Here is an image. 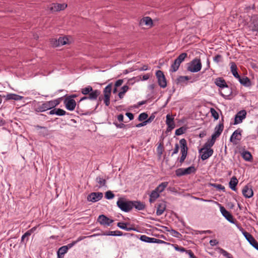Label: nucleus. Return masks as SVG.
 I'll return each instance as SVG.
<instances>
[{
    "instance_id": "obj_41",
    "label": "nucleus",
    "mask_w": 258,
    "mask_h": 258,
    "mask_svg": "<svg viewBox=\"0 0 258 258\" xmlns=\"http://www.w3.org/2000/svg\"><path fill=\"white\" fill-rule=\"evenodd\" d=\"M57 44L59 45H63L68 43V39L67 37H59L57 40Z\"/></svg>"
},
{
    "instance_id": "obj_46",
    "label": "nucleus",
    "mask_w": 258,
    "mask_h": 258,
    "mask_svg": "<svg viewBox=\"0 0 258 258\" xmlns=\"http://www.w3.org/2000/svg\"><path fill=\"white\" fill-rule=\"evenodd\" d=\"M210 112L212 114V116L214 117L215 120H217L219 118V114L214 108H211Z\"/></svg>"
},
{
    "instance_id": "obj_22",
    "label": "nucleus",
    "mask_w": 258,
    "mask_h": 258,
    "mask_svg": "<svg viewBox=\"0 0 258 258\" xmlns=\"http://www.w3.org/2000/svg\"><path fill=\"white\" fill-rule=\"evenodd\" d=\"M179 143L181 147V153L187 154L188 147L186 140L185 139H182L180 140Z\"/></svg>"
},
{
    "instance_id": "obj_37",
    "label": "nucleus",
    "mask_w": 258,
    "mask_h": 258,
    "mask_svg": "<svg viewBox=\"0 0 258 258\" xmlns=\"http://www.w3.org/2000/svg\"><path fill=\"white\" fill-rule=\"evenodd\" d=\"M187 56V54L185 52L181 53L175 59L177 62L180 64L184 59Z\"/></svg>"
},
{
    "instance_id": "obj_18",
    "label": "nucleus",
    "mask_w": 258,
    "mask_h": 258,
    "mask_svg": "<svg viewBox=\"0 0 258 258\" xmlns=\"http://www.w3.org/2000/svg\"><path fill=\"white\" fill-rule=\"evenodd\" d=\"M242 194L246 198H250L253 196V190L248 185H245L242 189Z\"/></svg>"
},
{
    "instance_id": "obj_48",
    "label": "nucleus",
    "mask_w": 258,
    "mask_h": 258,
    "mask_svg": "<svg viewBox=\"0 0 258 258\" xmlns=\"http://www.w3.org/2000/svg\"><path fill=\"white\" fill-rule=\"evenodd\" d=\"M55 114L58 116H63L67 112L65 110L60 109V108H55Z\"/></svg>"
},
{
    "instance_id": "obj_30",
    "label": "nucleus",
    "mask_w": 258,
    "mask_h": 258,
    "mask_svg": "<svg viewBox=\"0 0 258 258\" xmlns=\"http://www.w3.org/2000/svg\"><path fill=\"white\" fill-rule=\"evenodd\" d=\"M242 157L247 161H252V156L251 154L247 151H244L241 153Z\"/></svg>"
},
{
    "instance_id": "obj_34",
    "label": "nucleus",
    "mask_w": 258,
    "mask_h": 258,
    "mask_svg": "<svg viewBox=\"0 0 258 258\" xmlns=\"http://www.w3.org/2000/svg\"><path fill=\"white\" fill-rule=\"evenodd\" d=\"M112 90V84L110 83L108 84L104 89L103 90V94L104 96H110L111 95V92Z\"/></svg>"
},
{
    "instance_id": "obj_45",
    "label": "nucleus",
    "mask_w": 258,
    "mask_h": 258,
    "mask_svg": "<svg viewBox=\"0 0 258 258\" xmlns=\"http://www.w3.org/2000/svg\"><path fill=\"white\" fill-rule=\"evenodd\" d=\"M148 117V114L146 112H143V113H141L139 115V117H138V120L141 121H145L147 119Z\"/></svg>"
},
{
    "instance_id": "obj_44",
    "label": "nucleus",
    "mask_w": 258,
    "mask_h": 258,
    "mask_svg": "<svg viewBox=\"0 0 258 258\" xmlns=\"http://www.w3.org/2000/svg\"><path fill=\"white\" fill-rule=\"evenodd\" d=\"M186 128L183 126H182L175 131V135L176 136H180L185 133Z\"/></svg>"
},
{
    "instance_id": "obj_25",
    "label": "nucleus",
    "mask_w": 258,
    "mask_h": 258,
    "mask_svg": "<svg viewBox=\"0 0 258 258\" xmlns=\"http://www.w3.org/2000/svg\"><path fill=\"white\" fill-rule=\"evenodd\" d=\"M216 141L213 139H209L208 141L204 144L203 148L199 150V152H202L205 148L211 149V148L214 145Z\"/></svg>"
},
{
    "instance_id": "obj_62",
    "label": "nucleus",
    "mask_w": 258,
    "mask_h": 258,
    "mask_svg": "<svg viewBox=\"0 0 258 258\" xmlns=\"http://www.w3.org/2000/svg\"><path fill=\"white\" fill-rule=\"evenodd\" d=\"M176 81H177V84L181 83H183V82H185L183 76H179V77H178L176 80Z\"/></svg>"
},
{
    "instance_id": "obj_15",
    "label": "nucleus",
    "mask_w": 258,
    "mask_h": 258,
    "mask_svg": "<svg viewBox=\"0 0 258 258\" xmlns=\"http://www.w3.org/2000/svg\"><path fill=\"white\" fill-rule=\"evenodd\" d=\"M127 225H130V223L128 222H118L117 224V226L120 228L125 230L126 231H135L138 232L139 230L134 227V225H132V227H127Z\"/></svg>"
},
{
    "instance_id": "obj_59",
    "label": "nucleus",
    "mask_w": 258,
    "mask_h": 258,
    "mask_svg": "<svg viewBox=\"0 0 258 258\" xmlns=\"http://www.w3.org/2000/svg\"><path fill=\"white\" fill-rule=\"evenodd\" d=\"M221 58H222L221 55H220V54H217L214 57V60L218 63V62H219L220 61Z\"/></svg>"
},
{
    "instance_id": "obj_11",
    "label": "nucleus",
    "mask_w": 258,
    "mask_h": 258,
    "mask_svg": "<svg viewBox=\"0 0 258 258\" xmlns=\"http://www.w3.org/2000/svg\"><path fill=\"white\" fill-rule=\"evenodd\" d=\"M246 112L245 110L239 111L235 116L234 124H238L242 121L246 117Z\"/></svg>"
},
{
    "instance_id": "obj_21",
    "label": "nucleus",
    "mask_w": 258,
    "mask_h": 258,
    "mask_svg": "<svg viewBox=\"0 0 258 258\" xmlns=\"http://www.w3.org/2000/svg\"><path fill=\"white\" fill-rule=\"evenodd\" d=\"M67 7V5L65 4H54L53 6L50 8V10L54 12L59 11L63 10Z\"/></svg>"
},
{
    "instance_id": "obj_51",
    "label": "nucleus",
    "mask_w": 258,
    "mask_h": 258,
    "mask_svg": "<svg viewBox=\"0 0 258 258\" xmlns=\"http://www.w3.org/2000/svg\"><path fill=\"white\" fill-rule=\"evenodd\" d=\"M36 127L37 128H42V129H43L44 130V132H43V133H41V134L43 136H45V135H47L48 134V130H47V128L46 127H45V126H40V125H37V126H36Z\"/></svg>"
},
{
    "instance_id": "obj_19",
    "label": "nucleus",
    "mask_w": 258,
    "mask_h": 258,
    "mask_svg": "<svg viewBox=\"0 0 258 258\" xmlns=\"http://www.w3.org/2000/svg\"><path fill=\"white\" fill-rule=\"evenodd\" d=\"M132 205V209L135 208L139 211L143 210L146 208V205L139 201H133Z\"/></svg>"
},
{
    "instance_id": "obj_40",
    "label": "nucleus",
    "mask_w": 258,
    "mask_h": 258,
    "mask_svg": "<svg viewBox=\"0 0 258 258\" xmlns=\"http://www.w3.org/2000/svg\"><path fill=\"white\" fill-rule=\"evenodd\" d=\"M180 64L174 60L173 63L171 64L170 71L175 72L177 71L180 66Z\"/></svg>"
},
{
    "instance_id": "obj_14",
    "label": "nucleus",
    "mask_w": 258,
    "mask_h": 258,
    "mask_svg": "<svg viewBox=\"0 0 258 258\" xmlns=\"http://www.w3.org/2000/svg\"><path fill=\"white\" fill-rule=\"evenodd\" d=\"M100 91L98 90H94V91L93 92H92L91 93L89 94L88 96H84L82 97L79 102H81L82 101H83L84 100L86 99H90V100H96L97 99V97L100 95Z\"/></svg>"
},
{
    "instance_id": "obj_1",
    "label": "nucleus",
    "mask_w": 258,
    "mask_h": 258,
    "mask_svg": "<svg viewBox=\"0 0 258 258\" xmlns=\"http://www.w3.org/2000/svg\"><path fill=\"white\" fill-rule=\"evenodd\" d=\"M116 204L121 210L125 212H128L133 209V201H127L124 198H120Z\"/></svg>"
},
{
    "instance_id": "obj_38",
    "label": "nucleus",
    "mask_w": 258,
    "mask_h": 258,
    "mask_svg": "<svg viewBox=\"0 0 258 258\" xmlns=\"http://www.w3.org/2000/svg\"><path fill=\"white\" fill-rule=\"evenodd\" d=\"M164 151V147L163 142L159 144L157 148V152L158 155L159 157H161L163 151Z\"/></svg>"
},
{
    "instance_id": "obj_5",
    "label": "nucleus",
    "mask_w": 258,
    "mask_h": 258,
    "mask_svg": "<svg viewBox=\"0 0 258 258\" xmlns=\"http://www.w3.org/2000/svg\"><path fill=\"white\" fill-rule=\"evenodd\" d=\"M241 230L242 231V234H243L246 240L253 247H254L256 250H258V242L252 236V235L249 233L245 231H244L242 228H241Z\"/></svg>"
},
{
    "instance_id": "obj_20",
    "label": "nucleus",
    "mask_w": 258,
    "mask_h": 258,
    "mask_svg": "<svg viewBox=\"0 0 258 258\" xmlns=\"http://www.w3.org/2000/svg\"><path fill=\"white\" fill-rule=\"evenodd\" d=\"M166 208V205L164 201L159 203L157 205L156 214L158 216L162 215Z\"/></svg>"
},
{
    "instance_id": "obj_64",
    "label": "nucleus",
    "mask_w": 258,
    "mask_h": 258,
    "mask_svg": "<svg viewBox=\"0 0 258 258\" xmlns=\"http://www.w3.org/2000/svg\"><path fill=\"white\" fill-rule=\"evenodd\" d=\"M31 234L27 231L21 237V242H23L25 237L30 236Z\"/></svg>"
},
{
    "instance_id": "obj_57",
    "label": "nucleus",
    "mask_w": 258,
    "mask_h": 258,
    "mask_svg": "<svg viewBox=\"0 0 258 258\" xmlns=\"http://www.w3.org/2000/svg\"><path fill=\"white\" fill-rule=\"evenodd\" d=\"M115 126L118 128H125L128 126V125L124 124L122 123L118 124L117 123H114Z\"/></svg>"
},
{
    "instance_id": "obj_9",
    "label": "nucleus",
    "mask_w": 258,
    "mask_h": 258,
    "mask_svg": "<svg viewBox=\"0 0 258 258\" xmlns=\"http://www.w3.org/2000/svg\"><path fill=\"white\" fill-rule=\"evenodd\" d=\"M241 132L242 130L239 128L235 131L230 137V141L235 145L237 144V141L241 140Z\"/></svg>"
},
{
    "instance_id": "obj_26",
    "label": "nucleus",
    "mask_w": 258,
    "mask_h": 258,
    "mask_svg": "<svg viewBox=\"0 0 258 258\" xmlns=\"http://www.w3.org/2000/svg\"><path fill=\"white\" fill-rule=\"evenodd\" d=\"M144 24L150 27L152 26L153 25V21L152 19L149 17H144L141 20L140 25H142Z\"/></svg>"
},
{
    "instance_id": "obj_16",
    "label": "nucleus",
    "mask_w": 258,
    "mask_h": 258,
    "mask_svg": "<svg viewBox=\"0 0 258 258\" xmlns=\"http://www.w3.org/2000/svg\"><path fill=\"white\" fill-rule=\"evenodd\" d=\"M213 152L214 151L212 149L205 148V150H204L202 152H200L202 153L201 155L202 160H205L207 159L213 155Z\"/></svg>"
},
{
    "instance_id": "obj_31",
    "label": "nucleus",
    "mask_w": 258,
    "mask_h": 258,
    "mask_svg": "<svg viewBox=\"0 0 258 258\" xmlns=\"http://www.w3.org/2000/svg\"><path fill=\"white\" fill-rule=\"evenodd\" d=\"M237 79L242 85L245 86H249L251 85L250 81L247 77H241L239 76V78Z\"/></svg>"
},
{
    "instance_id": "obj_39",
    "label": "nucleus",
    "mask_w": 258,
    "mask_h": 258,
    "mask_svg": "<svg viewBox=\"0 0 258 258\" xmlns=\"http://www.w3.org/2000/svg\"><path fill=\"white\" fill-rule=\"evenodd\" d=\"M154 238L149 237L146 235H143L141 236L140 239L142 241L148 243H153Z\"/></svg>"
},
{
    "instance_id": "obj_36",
    "label": "nucleus",
    "mask_w": 258,
    "mask_h": 258,
    "mask_svg": "<svg viewBox=\"0 0 258 258\" xmlns=\"http://www.w3.org/2000/svg\"><path fill=\"white\" fill-rule=\"evenodd\" d=\"M168 182H162L155 188L156 190L158 191L159 193H160L164 190V189L168 186Z\"/></svg>"
},
{
    "instance_id": "obj_7",
    "label": "nucleus",
    "mask_w": 258,
    "mask_h": 258,
    "mask_svg": "<svg viewBox=\"0 0 258 258\" xmlns=\"http://www.w3.org/2000/svg\"><path fill=\"white\" fill-rule=\"evenodd\" d=\"M63 103L66 108L70 111L74 110L77 105L76 101L74 99H71L67 96H66Z\"/></svg>"
},
{
    "instance_id": "obj_4",
    "label": "nucleus",
    "mask_w": 258,
    "mask_h": 258,
    "mask_svg": "<svg viewBox=\"0 0 258 258\" xmlns=\"http://www.w3.org/2000/svg\"><path fill=\"white\" fill-rule=\"evenodd\" d=\"M156 76L158 85L160 87L165 88L167 86V82L163 72L160 70H158L156 71Z\"/></svg>"
},
{
    "instance_id": "obj_10",
    "label": "nucleus",
    "mask_w": 258,
    "mask_h": 258,
    "mask_svg": "<svg viewBox=\"0 0 258 258\" xmlns=\"http://www.w3.org/2000/svg\"><path fill=\"white\" fill-rule=\"evenodd\" d=\"M224 129V124L223 122L220 123L218 125H217L215 128V132L212 135L211 139H213V140L216 141V139L220 136L223 132Z\"/></svg>"
},
{
    "instance_id": "obj_29",
    "label": "nucleus",
    "mask_w": 258,
    "mask_h": 258,
    "mask_svg": "<svg viewBox=\"0 0 258 258\" xmlns=\"http://www.w3.org/2000/svg\"><path fill=\"white\" fill-rule=\"evenodd\" d=\"M230 64H231V67H230L231 72H232L233 75L234 76L235 78H236L237 79L239 78L240 76L239 75V74L237 71V68L236 64H235V63L234 62H231L230 63Z\"/></svg>"
},
{
    "instance_id": "obj_42",
    "label": "nucleus",
    "mask_w": 258,
    "mask_h": 258,
    "mask_svg": "<svg viewBox=\"0 0 258 258\" xmlns=\"http://www.w3.org/2000/svg\"><path fill=\"white\" fill-rule=\"evenodd\" d=\"M68 250V246H62L58 249L57 251V254L63 255L66 253Z\"/></svg>"
},
{
    "instance_id": "obj_12",
    "label": "nucleus",
    "mask_w": 258,
    "mask_h": 258,
    "mask_svg": "<svg viewBox=\"0 0 258 258\" xmlns=\"http://www.w3.org/2000/svg\"><path fill=\"white\" fill-rule=\"evenodd\" d=\"M166 123L167 125V128L166 131L169 132H170L172 130H173L175 126V124L174 121V118L171 117L170 114H167L166 115Z\"/></svg>"
},
{
    "instance_id": "obj_2",
    "label": "nucleus",
    "mask_w": 258,
    "mask_h": 258,
    "mask_svg": "<svg viewBox=\"0 0 258 258\" xmlns=\"http://www.w3.org/2000/svg\"><path fill=\"white\" fill-rule=\"evenodd\" d=\"M202 63L200 58L194 59L189 64L187 70L190 72L197 73L201 70Z\"/></svg>"
},
{
    "instance_id": "obj_23",
    "label": "nucleus",
    "mask_w": 258,
    "mask_h": 258,
    "mask_svg": "<svg viewBox=\"0 0 258 258\" xmlns=\"http://www.w3.org/2000/svg\"><path fill=\"white\" fill-rule=\"evenodd\" d=\"M3 97L6 98V100H21L23 97L19 95L16 94H8L7 95L3 96Z\"/></svg>"
},
{
    "instance_id": "obj_6",
    "label": "nucleus",
    "mask_w": 258,
    "mask_h": 258,
    "mask_svg": "<svg viewBox=\"0 0 258 258\" xmlns=\"http://www.w3.org/2000/svg\"><path fill=\"white\" fill-rule=\"evenodd\" d=\"M220 209L222 215L229 222L232 223H235L236 222V219L233 218L232 215L229 211L226 210L223 206L220 205Z\"/></svg>"
},
{
    "instance_id": "obj_35",
    "label": "nucleus",
    "mask_w": 258,
    "mask_h": 258,
    "mask_svg": "<svg viewBox=\"0 0 258 258\" xmlns=\"http://www.w3.org/2000/svg\"><path fill=\"white\" fill-rule=\"evenodd\" d=\"M96 181L99 183L98 187L100 188L106 186V180L105 178L98 176L96 178Z\"/></svg>"
},
{
    "instance_id": "obj_8",
    "label": "nucleus",
    "mask_w": 258,
    "mask_h": 258,
    "mask_svg": "<svg viewBox=\"0 0 258 258\" xmlns=\"http://www.w3.org/2000/svg\"><path fill=\"white\" fill-rule=\"evenodd\" d=\"M103 194L100 192H93L87 196V200L92 202H96L100 200L103 198Z\"/></svg>"
},
{
    "instance_id": "obj_61",
    "label": "nucleus",
    "mask_w": 258,
    "mask_h": 258,
    "mask_svg": "<svg viewBox=\"0 0 258 258\" xmlns=\"http://www.w3.org/2000/svg\"><path fill=\"white\" fill-rule=\"evenodd\" d=\"M155 115L152 114L148 118H147L146 120L147 123L151 122L155 118Z\"/></svg>"
},
{
    "instance_id": "obj_47",
    "label": "nucleus",
    "mask_w": 258,
    "mask_h": 258,
    "mask_svg": "<svg viewBox=\"0 0 258 258\" xmlns=\"http://www.w3.org/2000/svg\"><path fill=\"white\" fill-rule=\"evenodd\" d=\"M114 196V194L110 190L107 191L105 194V197L108 200L113 199Z\"/></svg>"
},
{
    "instance_id": "obj_56",
    "label": "nucleus",
    "mask_w": 258,
    "mask_h": 258,
    "mask_svg": "<svg viewBox=\"0 0 258 258\" xmlns=\"http://www.w3.org/2000/svg\"><path fill=\"white\" fill-rule=\"evenodd\" d=\"M220 252L222 253L224 256L227 257V258H229L230 257V254L228 253L226 250L220 248Z\"/></svg>"
},
{
    "instance_id": "obj_63",
    "label": "nucleus",
    "mask_w": 258,
    "mask_h": 258,
    "mask_svg": "<svg viewBox=\"0 0 258 258\" xmlns=\"http://www.w3.org/2000/svg\"><path fill=\"white\" fill-rule=\"evenodd\" d=\"M122 83H123V80H121V79L118 80L115 83V87H119L120 86H121L122 85Z\"/></svg>"
},
{
    "instance_id": "obj_54",
    "label": "nucleus",
    "mask_w": 258,
    "mask_h": 258,
    "mask_svg": "<svg viewBox=\"0 0 258 258\" xmlns=\"http://www.w3.org/2000/svg\"><path fill=\"white\" fill-rule=\"evenodd\" d=\"M46 103H47L49 110L55 108V106L54 105V103H53V102L52 100L46 101Z\"/></svg>"
},
{
    "instance_id": "obj_27",
    "label": "nucleus",
    "mask_w": 258,
    "mask_h": 258,
    "mask_svg": "<svg viewBox=\"0 0 258 258\" xmlns=\"http://www.w3.org/2000/svg\"><path fill=\"white\" fill-rule=\"evenodd\" d=\"M238 182V179L237 178L234 176L231 178L229 183L230 188L233 190H236V185Z\"/></svg>"
},
{
    "instance_id": "obj_53",
    "label": "nucleus",
    "mask_w": 258,
    "mask_h": 258,
    "mask_svg": "<svg viewBox=\"0 0 258 258\" xmlns=\"http://www.w3.org/2000/svg\"><path fill=\"white\" fill-rule=\"evenodd\" d=\"M174 246L175 249L177 251H180L181 252H186V251L187 250L184 247L179 246L177 244H175Z\"/></svg>"
},
{
    "instance_id": "obj_13",
    "label": "nucleus",
    "mask_w": 258,
    "mask_h": 258,
    "mask_svg": "<svg viewBox=\"0 0 258 258\" xmlns=\"http://www.w3.org/2000/svg\"><path fill=\"white\" fill-rule=\"evenodd\" d=\"M97 221L101 225L109 226L113 222V220L109 219L104 215H101L99 216Z\"/></svg>"
},
{
    "instance_id": "obj_60",
    "label": "nucleus",
    "mask_w": 258,
    "mask_h": 258,
    "mask_svg": "<svg viewBox=\"0 0 258 258\" xmlns=\"http://www.w3.org/2000/svg\"><path fill=\"white\" fill-rule=\"evenodd\" d=\"M179 150V145L178 144H176L175 145V148L174 149L173 152L171 154V156H173L174 154H175L178 153Z\"/></svg>"
},
{
    "instance_id": "obj_32",
    "label": "nucleus",
    "mask_w": 258,
    "mask_h": 258,
    "mask_svg": "<svg viewBox=\"0 0 258 258\" xmlns=\"http://www.w3.org/2000/svg\"><path fill=\"white\" fill-rule=\"evenodd\" d=\"M103 235H111V236H122L123 235V233L120 231H108L105 232L103 234H100Z\"/></svg>"
},
{
    "instance_id": "obj_55",
    "label": "nucleus",
    "mask_w": 258,
    "mask_h": 258,
    "mask_svg": "<svg viewBox=\"0 0 258 258\" xmlns=\"http://www.w3.org/2000/svg\"><path fill=\"white\" fill-rule=\"evenodd\" d=\"M110 96L104 97V102L106 106H108L110 104Z\"/></svg>"
},
{
    "instance_id": "obj_50",
    "label": "nucleus",
    "mask_w": 258,
    "mask_h": 258,
    "mask_svg": "<svg viewBox=\"0 0 258 258\" xmlns=\"http://www.w3.org/2000/svg\"><path fill=\"white\" fill-rule=\"evenodd\" d=\"M166 230L167 231H170L171 232L172 235H173L174 236H175L176 237L178 238V237H179V236H181V234L175 230L171 229V230Z\"/></svg>"
},
{
    "instance_id": "obj_24",
    "label": "nucleus",
    "mask_w": 258,
    "mask_h": 258,
    "mask_svg": "<svg viewBox=\"0 0 258 258\" xmlns=\"http://www.w3.org/2000/svg\"><path fill=\"white\" fill-rule=\"evenodd\" d=\"M49 110L46 102L43 103L41 104H39L35 108V111L37 112H44Z\"/></svg>"
},
{
    "instance_id": "obj_3",
    "label": "nucleus",
    "mask_w": 258,
    "mask_h": 258,
    "mask_svg": "<svg viewBox=\"0 0 258 258\" xmlns=\"http://www.w3.org/2000/svg\"><path fill=\"white\" fill-rule=\"evenodd\" d=\"M196 171V168L194 166H191L187 168H178L176 169L175 170V174L177 176L180 177L195 173Z\"/></svg>"
},
{
    "instance_id": "obj_43",
    "label": "nucleus",
    "mask_w": 258,
    "mask_h": 258,
    "mask_svg": "<svg viewBox=\"0 0 258 258\" xmlns=\"http://www.w3.org/2000/svg\"><path fill=\"white\" fill-rule=\"evenodd\" d=\"M252 31L258 32V19H254L252 22V26H251Z\"/></svg>"
},
{
    "instance_id": "obj_52",
    "label": "nucleus",
    "mask_w": 258,
    "mask_h": 258,
    "mask_svg": "<svg viewBox=\"0 0 258 258\" xmlns=\"http://www.w3.org/2000/svg\"><path fill=\"white\" fill-rule=\"evenodd\" d=\"M186 156H187V154L181 153V156L180 157V158L179 159L180 165H181V164L184 162Z\"/></svg>"
},
{
    "instance_id": "obj_17",
    "label": "nucleus",
    "mask_w": 258,
    "mask_h": 258,
    "mask_svg": "<svg viewBox=\"0 0 258 258\" xmlns=\"http://www.w3.org/2000/svg\"><path fill=\"white\" fill-rule=\"evenodd\" d=\"M215 84L220 88H228V86L227 85L225 80L222 77H219L215 79Z\"/></svg>"
},
{
    "instance_id": "obj_28",
    "label": "nucleus",
    "mask_w": 258,
    "mask_h": 258,
    "mask_svg": "<svg viewBox=\"0 0 258 258\" xmlns=\"http://www.w3.org/2000/svg\"><path fill=\"white\" fill-rule=\"evenodd\" d=\"M159 194L158 191L156 190V189L153 190L150 195L149 202L151 203L154 202L159 197Z\"/></svg>"
},
{
    "instance_id": "obj_33",
    "label": "nucleus",
    "mask_w": 258,
    "mask_h": 258,
    "mask_svg": "<svg viewBox=\"0 0 258 258\" xmlns=\"http://www.w3.org/2000/svg\"><path fill=\"white\" fill-rule=\"evenodd\" d=\"M94 90L93 89L92 87L91 86H88L87 87L82 88L81 92V93L85 95H88L92 92H93Z\"/></svg>"
},
{
    "instance_id": "obj_49",
    "label": "nucleus",
    "mask_w": 258,
    "mask_h": 258,
    "mask_svg": "<svg viewBox=\"0 0 258 258\" xmlns=\"http://www.w3.org/2000/svg\"><path fill=\"white\" fill-rule=\"evenodd\" d=\"M211 185L214 187H216L217 189H218L219 190H224V189H225L224 186L220 184L213 183V184H211Z\"/></svg>"
},
{
    "instance_id": "obj_58",
    "label": "nucleus",
    "mask_w": 258,
    "mask_h": 258,
    "mask_svg": "<svg viewBox=\"0 0 258 258\" xmlns=\"http://www.w3.org/2000/svg\"><path fill=\"white\" fill-rule=\"evenodd\" d=\"M186 253L188 254L190 258H197V257L194 255V253L191 250H187L186 251Z\"/></svg>"
}]
</instances>
